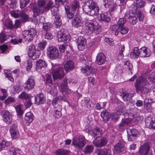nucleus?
Wrapping results in <instances>:
<instances>
[{
    "label": "nucleus",
    "mask_w": 155,
    "mask_h": 155,
    "mask_svg": "<svg viewBox=\"0 0 155 155\" xmlns=\"http://www.w3.org/2000/svg\"><path fill=\"white\" fill-rule=\"evenodd\" d=\"M137 84L135 85L136 90L142 94H146L149 92L150 84L144 77H139L136 80Z\"/></svg>",
    "instance_id": "f257e3e1"
},
{
    "label": "nucleus",
    "mask_w": 155,
    "mask_h": 155,
    "mask_svg": "<svg viewBox=\"0 0 155 155\" xmlns=\"http://www.w3.org/2000/svg\"><path fill=\"white\" fill-rule=\"evenodd\" d=\"M52 76L54 80L56 79H61L64 77V74L63 68L61 67H59L58 65L54 63H52Z\"/></svg>",
    "instance_id": "f03ea898"
},
{
    "label": "nucleus",
    "mask_w": 155,
    "mask_h": 155,
    "mask_svg": "<svg viewBox=\"0 0 155 155\" xmlns=\"http://www.w3.org/2000/svg\"><path fill=\"white\" fill-rule=\"evenodd\" d=\"M46 2L45 0H38L36 5L34 7L33 9L34 15H39L44 12L45 5Z\"/></svg>",
    "instance_id": "7ed1b4c3"
},
{
    "label": "nucleus",
    "mask_w": 155,
    "mask_h": 155,
    "mask_svg": "<svg viewBox=\"0 0 155 155\" xmlns=\"http://www.w3.org/2000/svg\"><path fill=\"white\" fill-rule=\"evenodd\" d=\"M80 60L83 61V63L85 62V64L84 67L81 69V71L86 75H89L91 73L93 74L95 70L92 67L91 62L87 61L82 58H81Z\"/></svg>",
    "instance_id": "20e7f679"
},
{
    "label": "nucleus",
    "mask_w": 155,
    "mask_h": 155,
    "mask_svg": "<svg viewBox=\"0 0 155 155\" xmlns=\"http://www.w3.org/2000/svg\"><path fill=\"white\" fill-rule=\"evenodd\" d=\"M47 54L50 59L54 60L57 59L59 56L58 49L55 46H49L47 49Z\"/></svg>",
    "instance_id": "39448f33"
},
{
    "label": "nucleus",
    "mask_w": 155,
    "mask_h": 155,
    "mask_svg": "<svg viewBox=\"0 0 155 155\" xmlns=\"http://www.w3.org/2000/svg\"><path fill=\"white\" fill-rule=\"evenodd\" d=\"M72 143L75 148L81 149L85 145V139L84 137L78 135L73 138Z\"/></svg>",
    "instance_id": "423d86ee"
},
{
    "label": "nucleus",
    "mask_w": 155,
    "mask_h": 155,
    "mask_svg": "<svg viewBox=\"0 0 155 155\" xmlns=\"http://www.w3.org/2000/svg\"><path fill=\"white\" fill-rule=\"evenodd\" d=\"M52 15L55 17L54 23L57 28H59L62 25L61 20L58 13V9L55 7H52L51 9Z\"/></svg>",
    "instance_id": "0eeeda50"
},
{
    "label": "nucleus",
    "mask_w": 155,
    "mask_h": 155,
    "mask_svg": "<svg viewBox=\"0 0 155 155\" xmlns=\"http://www.w3.org/2000/svg\"><path fill=\"white\" fill-rule=\"evenodd\" d=\"M36 34V31L34 28H30L28 30H25L23 33L25 40L28 41H32Z\"/></svg>",
    "instance_id": "6e6552de"
},
{
    "label": "nucleus",
    "mask_w": 155,
    "mask_h": 155,
    "mask_svg": "<svg viewBox=\"0 0 155 155\" xmlns=\"http://www.w3.org/2000/svg\"><path fill=\"white\" fill-rule=\"evenodd\" d=\"M57 38L59 42H64V43L69 41L70 37L68 33H66L63 29H61L58 33Z\"/></svg>",
    "instance_id": "1a4fd4ad"
},
{
    "label": "nucleus",
    "mask_w": 155,
    "mask_h": 155,
    "mask_svg": "<svg viewBox=\"0 0 155 155\" xmlns=\"http://www.w3.org/2000/svg\"><path fill=\"white\" fill-rule=\"evenodd\" d=\"M152 144L149 142H146L140 145L138 153L140 155H148Z\"/></svg>",
    "instance_id": "9d476101"
},
{
    "label": "nucleus",
    "mask_w": 155,
    "mask_h": 155,
    "mask_svg": "<svg viewBox=\"0 0 155 155\" xmlns=\"http://www.w3.org/2000/svg\"><path fill=\"white\" fill-rule=\"evenodd\" d=\"M85 25L84 32L88 35L92 34L94 31L98 29V27L92 22H87Z\"/></svg>",
    "instance_id": "9b49d317"
},
{
    "label": "nucleus",
    "mask_w": 155,
    "mask_h": 155,
    "mask_svg": "<svg viewBox=\"0 0 155 155\" xmlns=\"http://www.w3.org/2000/svg\"><path fill=\"white\" fill-rule=\"evenodd\" d=\"M35 84L34 78L30 76L27 81L25 83L24 87L28 90H32L34 87Z\"/></svg>",
    "instance_id": "f8f14e48"
},
{
    "label": "nucleus",
    "mask_w": 155,
    "mask_h": 155,
    "mask_svg": "<svg viewBox=\"0 0 155 155\" xmlns=\"http://www.w3.org/2000/svg\"><path fill=\"white\" fill-rule=\"evenodd\" d=\"M94 2L91 0H89L84 4L83 7V10L84 12L90 15L91 9L94 6Z\"/></svg>",
    "instance_id": "ddd939ff"
},
{
    "label": "nucleus",
    "mask_w": 155,
    "mask_h": 155,
    "mask_svg": "<svg viewBox=\"0 0 155 155\" xmlns=\"http://www.w3.org/2000/svg\"><path fill=\"white\" fill-rule=\"evenodd\" d=\"M107 139L104 137L97 140L95 138L93 141V144L97 147H102L105 145L107 143Z\"/></svg>",
    "instance_id": "4468645a"
},
{
    "label": "nucleus",
    "mask_w": 155,
    "mask_h": 155,
    "mask_svg": "<svg viewBox=\"0 0 155 155\" xmlns=\"http://www.w3.org/2000/svg\"><path fill=\"white\" fill-rule=\"evenodd\" d=\"M114 150L118 153H121L125 149V143L122 140H120L114 146Z\"/></svg>",
    "instance_id": "2eb2a0df"
},
{
    "label": "nucleus",
    "mask_w": 155,
    "mask_h": 155,
    "mask_svg": "<svg viewBox=\"0 0 155 155\" xmlns=\"http://www.w3.org/2000/svg\"><path fill=\"white\" fill-rule=\"evenodd\" d=\"M3 120L7 124H9L12 121V115L8 110H4L2 113Z\"/></svg>",
    "instance_id": "dca6fc26"
},
{
    "label": "nucleus",
    "mask_w": 155,
    "mask_h": 155,
    "mask_svg": "<svg viewBox=\"0 0 155 155\" xmlns=\"http://www.w3.org/2000/svg\"><path fill=\"white\" fill-rule=\"evenodd\" d=\"M129 135L128 136V139L129 141H133L135 139L138 134V132L137 130L132 128L129 129L127 131Z\"/></svg>",
    "instance_id": "f3484780"
},
{
    "label": "nucleus",
    "mask_w": 155,
    "mask_h": 155,
    "mask_svg": "<svg viewBox=\"0 0 155 155\" xmlns=\"http://www.w3.org/2000/svg\"><path fill=\"white\" fill-rule=\"evenodd\" d=\"M78 48L79 50H83L85 48L86 45V41L84 37L81 36L78 37L77 39Z\"/></svg>",
    "instance_id": "a211bd4d"
},
{
    "label": "nucleus",
    "mask_w": 155,
    "mask_h": 155,
    "mask_svg": "<svg viewBox=\"0 0 155 155\" xmlns=\"http://www.w3.org/2000/svg\"><path fill=\"white\" fill-rule=\"evenodd\" d=\"M60 91L62 93L65 92L66 93L69 94L71 92L70 90L68 89L67 87V80L64 79L61 84L59 87Z\"/></svg>",
    "instance_id": "6ab92c4d"
},
{
    "label": "nucleus",
    "mask_w": 155,
    "mask_h": 155,
    "mask_svg": "<svg viewBox=\"0 0 155 155\" xmlns=\"http://www.w3.org/2000/svg\"><path fill=\"white\" fill-rule=\"evenodd\" d=\"M146 127L155 130V121H153L150 117H147L145 120Z\"/></svg>",
    "instance_id": "aec40b11"
},
{
    "label": "nucleus",
    "mask_w": 155,
    "mask_h": 155,
    "mask_svg": "<svg viewBox=\"0 0 155 155\" xmlns=\"http://www.w3.org/2000/svg\"><path fill=\"white\" fill-rule=\"evenodd\" d=\"M106 57L102 53L98 54L97 56L96 63L99 65L103 64L106 61Z\"/></svg>",
    "instance_id": "412c9836"
},
{
    "label": "nucleus",
    "mask_w": 155,
    "mask_h": 155,
    "mask_svg": "<svg viewBox=\"0 0 155 155\" xmlns=\"http://www.w3.org/2000/svg\"><path fill=\"white\" fill-rule=\"evenodd\" d=\"M73 27L76 28L82 27L83 24L80 19L78 17H74L72 21Z\"/></svg>",
    "instance_id": "4be33fe9"
},
{
    "label": "nucleus",
    "mask_w": 155,
    "mask_h": 155,
    "mask_svg": "<svg viewBox=\"0 0 155 155\" xmlns=\"http://www.w3.org/2000/svg\"><path fill=\"white\" fill-rule=\"evenodd\" d=\"M140 56L141 57H148L151 54V53L148 51L147 48L145 46L139 49Z\"/></svg>",
    "instance_id": "5701e85b"
},
{
    "label": "nucleus",
    "mask_w": 155,
    "mask_h": 155,
    "mask_svg": "<svg viewBox=\"0 0 155 155\" xmlns=\"http://www.w3.org/2000/svg\"><path fill=\"white\" fill-rule=\"evenodd\" d=\"M130 122V120L128 118H123L120 123L118 125V127L121 130H124Z\"/></svg>",
    "instance_id": "b1692460"
},
{
    "label": "nucleus",
    "mask_w": 155,
    "mask_h": 155,
    "mask_svg": "<svg viewBox=\"0 0 155 155\" xmlns=\"http://www.w3.org/2000/svg\"><path fill=\"white\" fill-rule=\"evenodd\" d=\"M8 152L10 155H21L22 152L20 149L11 147L9 148Z\"/></svg>",
    "instance_id": "393cba45"
},
{
    "label": "nucleus",
    "mask_w": 155,
    "mask_h": 155,
    "mask_svg": "<svg viewBox=\"0 0 155 155\" xmlns=\"http://www.w3.org/2000/svg\"><path fill=\"white\" fill-rule=\"evenodd\" d=\"M33 51H28L29 56L33 60L39 58L40 54V51L38 50H33Z\"/></svg>",
    "instance_id": "a878e982"
},
{
    "label": "nucleus",
    "mask_w": 155,
    "mask_h": 155,
    "mask_svg": "<svg viewBox=\"0 0 155 155\" xmlns=\"http://www.w3.org/2000/svg\"><path fill=\"white\" fill-rule=\"evenodd\" d=\"M101 116L103 121L105 123L107 122L110 119L111 114L106 110H104L101 112Z\"/></svg>",
    "instance_id": "bb28decb"
},
{
    "label": "nucleus",
    "mask_w": 155,
    "mask_h": 155,
    "mask_svg": "<svg viewBox=\"0 0 155 155\" xmlns=\"http://www.w3.org/2000/svg\"><path fill=\"white\" fill-rule=\"evenodd\" d=\"M74 64L72 60L68 61L64 65L65 71L69 72L74 69Z\"/></svg>",
    "instance_id": "cd10ccee"
},
{
    "label": "nucleus",
    "mask_w": 155,
    "mask_h": 155,
    "mask_svg": "<svg viewBox=\"0 0 155 155\" xmlns=\"http://www.w3.org/2000/svg\"><path fill=\"white\" fill-rule=\"evenodd\" d=\"M121 94L123 95L122 97L124 101H129L132 99L134 96L133 94L128 93L127 91L124 92L123 91Z\"/></svg>",
    "instance_id": "c85d7f7f"
},
{
    "label": "nucleus",
    "mask_w": 155,
    "mask_h": 155,
    "mask_svg": "<svg viewBox=\"0 0 155 155\" xmlns=\"http://www.w3.org/2000/svg\"><path fill=\"white\" fill-rule=\"evenodd\" d=\"M35 103L37 104H43L45 102V99L42 94H38L35 97Z\"/></svg>",
    "instance_id": "c756f323"
},
{
    "label": "nucleus",
    "mask_w": 155,
    "mask_h": 155,
    "mask_svg": "<svg viewBox=\"0 0 155 155\" xmlns=\"http://www.w3.org/2000/svg\"><path fill=\"white\" fill-rule=\"evenodd\" d=\"M36 69L39 70L42 68H45L47 66L46 62L44 60L40 59L36 61Z\"/></svg>",
    "instance_id": "7c9ffc66"
},
{
    "label": "nucleus",
    "mask_w": 155,
    "mask_h": 155,
    "mask_svg": "<svg viewBox=\"0 0 155 155\" xmlns=\"http://www.w3.org/2000/svg\"><path fill=\"white\" fill-rule=\"evenodd\" d=\"M57 99H54L52 101V104L54 106V110H57L58 111H61L62 108L60 101H57Z\"/></svg>",
    "instance_id": "2f4dec72"
},
{
    "label": "nucleus",
    "mask_w": 155,
    "mask_h": 155,
    "mask_svg": "<svg viewBox=\"0 0 155 155\" xmlns=\"http://www.w3.org/2000/svg\"><path fill=\"white\" fill-rule=\"evenodd\" d=\"M154 101L151 98H146L144 101V108L148 110L149 109V107L151 106V104L153 103Z\"/></svg>",
    "instance_id": "473e14b6"
},
{
    "label": "nucleus",
    "mask_w": 155,
    "mask_h": 155,
    "mask_svg": "<svg viewBox=\"0 0 155 155\" xmlns=\"http://www.w3.org/2000/svg\"><path fill=\"white\" fill-rule=\"evenodd\" d=\"M139 49L138 47H135L130 52V57L133 59L137 58L138 56H140Z\"/></svg>",
    "instance_id": "72a5a7b5"
},
{
    "label": "nucleus",
    "mask_w": 155,
    "mask_h": 155,
    "mask_svg": "<svg viewBox=\"0 0 155 155\" xmlns=\"http://www.w3.org/2000/svg\"><path fill=\"white\" fill-rule=\"evenodd\" d=\"M66 15L67 18L70 19L74 17V14L70 11V7L68 5L65 6Z\"/></svg>",
    "instance_id": "f704fd0d"
},
{
    "label": "nucleus",
    "mask_w": 155,
    "mask_h": 155,
    "mask_svg": "<svg viewBox=\"0 0 155 155\" xmlns=\"http://www.w3.org/2000/svg\"><path fill=\"white\" fill-rule=\"evenodd\" d=\"M92 136L94 138H97L101 137L102 135L101 130L98 127H96L92 131Z\"/></svg>",
    "instance_id": "c9c22d12"
},
{
    "label": "nucleus",
    "mask_w": 155,
    "mask_h": 155,
    "mask_svg": "<svg viewBox=\"0 0 155 155\" xmlns=\"http://www.w3.org/2000/svg\"><path fill=\"white\" fill-rule=\"evenodd\" d=\"M99 10L98 7L97 6L96 3L94 2V6L91 9L89 15L93 16H97L98 14Z\"/></svg>",
    "instance_id": "e433bc0d"
},
{
    "label": "nucleus",
    "mask_w": 155,
    "mask_h": 155,
    "mask_svg": "<svg viewBox=\"0 0 155 155\" xmlns=\"http://www.w3.org/2000/svg\"><path fill=\"white\" fill-rule=\"evenodd\" d=\"M96 153L97 155H110L111 151L110 149H104L98 150Z\"/></svg>",
    "instance_id": "4c0bfd02"
},
{
    "label": "nucleus",
    "mask_w": 155,
    "mask_h": 155,
    "mask_svg": "<svg viewBox=\"0 0 155 155\" xmlns=\"http://www.w3.org/2000/svg\"><path fill=\"white\" fill-rule=\"evenodd\" d=\"M57 86L54 85L51 86L48 88V91L53 96L56 95L57 93Z\"/></svg>",
    "instance_id": "58836bf2"
},
{
    "label": "nucleus",
    "mask_w": 155,
    "mask_h": 155,
    "mask_svg": "<svg viewBox=\"0 0 155 155\" xmlns=\"http://www.w3.org/2000/svg\"><path fill=\"white\" fill-rule=\"evenodd\" d=\"M98 19L100 21H103L107 22H109L110 20V18L108 16L103 13L100 15L98 18Z\"/></svg>",
    "instance_id": "ea45409f"
},
{
    "label": "nucleus",
    "mask_w": 155,
    "mask_h": 155,
    "mask_svg": "<svg viewBox=\"0 0 155 155\" xmlns=\"http://www.w3.org/2000/svg\"><path fill=\"white\" fill-rule=\"evenodd\" d=\"M34 115L31 112H28L26 113L25 117V120L28 122H31L33 120Z\"/></svg>",
    "instance_id": "a19ab883"
},
{
    "label": "nucleus",
    "mask_w": 155,
    "mask_h": 155,
    "mask_svg": "<svg viewBox=\"0 0 155 155\" xmlns=\"http://www.w3.org/2000/svg\"><path fill=\"white\" fill-rule=\"evenodd\" d=\"M69 153V151L63 149L57 150L55 153L56 155H68Z\"/></svg>",
    "instance_id": "79ce46f5"
},
{
    "label": "nucleus",
    "mask_w": 155,
    "mask_h": 155,
    "mask_svg": "<svg viewBox=\"0 0 155 155\" xmlns=\"http://www.w3.org/2000/svg\"><path fill=\"white\" fill-rule=\"evenodd\" d=\"M94 147L92 145L86 146L83 150V152L86 154H90L93 151Z\"/></svg>",
    "instance_id": "37998d69"
},
{
    "label": "nucleus",
    "mask_w": 155,
    "mask_h": 155,
    "mask_svg": "<svg viewBox=\"0 0 155 155\" xmlns=\"http://www.w3.org/2000/svg\"><path fill=\"white\" fill-rule=\"evenodd\" d=\"M43 29L47 32L50 30L52 27L51 24L50 22L43 23Z\"/></svg>",
    "instance_id": "c03bdc74"
},
{
    "label": "nucleus",
    "mask_w": 155,
    "mask_h": 155,
    "mask_svg": "<svg viewBox=\"0 0 155 155\" xmlns=\"http://www.w3.org/2000/svg\"><path fill=\"white\" fill-rule=\"evenodd\" d=\"M145 3L143 0H137L134 4V6L139 8H142L145 5Z\"/></svg>",
    "instance_id": "a18cd8bd"
},
{
    "label": "nucleus",
    "mask_w": 155,
    "mask_h": 155,
    "mask_svg": "<svg viewBox=\"0 0 155 155\" xmlns=\"http://www.w3.org/2000/svg\"><path fill=\"white\" fill-rule=\"evenodd\" d=\"M136 15L140 21H142L143 20L144 15L140 10H137L136 12Z\"/></svg>",
    "instance_id": "49530a36"
},
{
    "label": "nucleus",
    "mask_w": 155,
    "mask_h": 155,
    "mask_svg": "<svg viewBox=\"0 0 155 155\" xmlns=\"http://www.w3.org/2000/svg\"><path fill=\"white\" fill-rule=\"evenodd\" d=\"M20 17L21 18V21L23 22H25L28 20V16L23 11L20 12Z\"/></svg>",
    "instance_id": "de8ad7c7"
},
{
    "label": "nucleus",
    "mask_w": 155,
    "mask_h": 155,
    "mask_svg": "<svg viewBox=\"0 0 155 155\" xmlns=\"http://www.w3.org/2000/svg\"><path fill=\"white\" fill-rule=\"evenodd\" d=\"M85 102L86 107L89 109H91L94 106V103L89 100H85Z\"/></svg>",
    "instance_id": "09e8293b"
},
{
    "label": "nucleus",
    "mask_w": 155,
    "mask_h": 155,
    "mask_svg": "<svg viewBox=\"0 0 155 155\" xmlns=\"http://www.w3.org/2000/svg\"><path fill=\"white\" fill-rule=\"evenodd\" d=\"M18 97L20 99H25L26 101L31 97L25 91L22 92L21 94L19 95Z\"/></svg>",
    "instance_id": "8fccbe9b"
},
{
    "label": "nucleus",
    "mask_w": 155,
    "mask_h": 155,
    "mask_svg": "<svg viewBox=\"0 0 155 155\" xmlns=\"http://www.w3.org/2000/svg\"><path fill=\"white\" fill-rule=\"evenodd\" d=\"M111 29L113 31V33H114L116 35L118 34L119 32V26L118 25H114L111 27Z\"/></svg>",
    "instance_id": "3c124183"
},
{
    "label": "nucleus",
    "mask_w": 155,
    "mask_h": 155,
    "mask_svg": "<svg viewBox=\"0 0 155 155\" xmlns=\"http://www.w3.org/2000/svg\"><path fill=\"white\" fill-rule=\"evenodd\" d=\"M148 79L153 83H155V72H153L147 76Z\"/></svg>",
    "instance_id": "603ef678"
},
{
    "label": "nucleus",
    "mask_w": 155,
    "mask_h": 155,
    "mask_svg": "<svg viewBox=\"0 0 155 155\" xmlns=\"http://www.w3.org/2000/svg\"><path fill=\"white\" fill-rule=\"evenodd\" d=\"M129 31L128 28L125 27L124 26L119 27V32L122 35H125Z\"/></svg>",
    "instance_id": "864d4df0"
},
{
    "label": "nucleus",
    "mask_w": 155,
    "mask_h": 155,
    "mask_svg": "<svg viewBox=\"0 0 155 155\" xmlns=\"http://www.w3.org/2000/svg\"><path fill=\"white\" fill-rule=\"evenodd\" d=\"M116 5L114 2L108 5V7H106L105 8L108 9L109 11L113 12L116 10Z\"/></svg>",
    "instance_id": "5fc2aeb1"
},
{
    "label": "nucleus",
    "mask_w": 155,
    "mask_h": 155,
    "mask_svg": "<svg viewBox=\"0 0 155 155\" xmlns=\"http://www.w3.org/2000/svg\"><path fill=\"white\" fill-rule=\"evenodd\" d=\"M7 36L4 31L0 33V42L1 43L4 42L7 40Z\"/></svg>",
    "instance_id": "6e6d98bb"
},
{
    "label": "nucleus",
    "mask_w": 155,
    "mask_h": 155,
    "mask_svg": "<svg viewBox=\"0 0 155 155\" xmlns=\"http://www.w3.org/2000/svg\"><path fill=\"white\" fill-rule=\"evenodd\" d=\"M9 144V143L4 139L0 141V149L1 150L3 148L5 147Z\"/></svg>",
    "instance_id": "4d7b16f0"
},
{
    "label": "nucleus",
    "mask_w": 155,
    "mask_h": 155,
    "mask_svg": "<svg viewBox=\"0 0 155 155\" xmlns=\"http://www.w3.org/2000/svg\"><path fill=\"white\" fill-rule=\"evenodd\" d=\"M128 19L129 21L133 25L135 24L137 21V18L135 16V14H134V16H132Z\"/></svg>",
    "instance_id": "13d9d810"
},
{
    "label": "nucleus",
    "mask_w": 155,
    "mask_h": 155,
    "mask_svg": "<svg viewBox=\"0 0 155 155\" xmlns=\"http://www.w3.org/2000/svg\"><path fill=\"white\" fill-rule=\"evenodd\" d=\"M79 6V5L78 2L76 0L74 1L71 6V11L72 12L74 11Z\"/></svg>",
    "instance_id": "bf43d9fd"
},
{
    "label": "nucleus",
    "mask_w": 155,
    "mask_h": 155,
    "mask_svg": "<svg viewBox=\"0 0 155 155\" xmlns=\"http://www.w3.org/2000/svg\"><path fill=\"white\" fill-rule=\"evenodd\" d=\"M5 77L8 78L11 81L14 82V79L12 77L11 74L10 73H8L7 71H5Z\"/></svg>",
    "instance_id": "052dcab7"
},
{
    "label": "nucleus",
    "mask_w": 155,
    "mask_h": 155,
    "mask_svg": "<svg viewBox=\"0 0 155 155\" xmlns=\"http://www.w3.org/2000/svg\"><path fill=\"white\" fill-rule=\"evenodd\" d=\"M126 19L125 18H120L117 22L119 27L124 26V24L126 22Z\"/></svg>",
    "instance_id": "680f3d73"
},
{
    "label": "nucleus",
    "mask_w": 155,
    "mask_h": 155,
    "mask_svg": "<svg viewBox=\"0 0 155 155\" xmlns=\"http://www.w3.org/2000/svg\"><path fill=\"white\" fill-rule=\"evenodd\" d=\"M103 2L105 8L114 2L113 0H103Z\"/></svg>",
    "instance_id": "e2e57ef3"
},
{
    "label": "nucleus",
    "mask_w": 155,
    "mask_h": 155,
    "mask_svg": "<svg viewBox=\"0 0 155 155\" xmlns=\"http://www.w3.org/2000/svg\"><path fill=\"white\" fill-rule=\"evenodd\" d=\"M134 16V14L131 11L128 10L127 11L125 15V17L126 19H128L132 16Z\"/></svg>",
    "instance_id": "0e129e2a"
},
{
    "label": "nucleus",
    "mask_w": 155,
    "mask_h": 155,
    "mask_svg": "<svg viewBox=\"0 0 155 155\" xmlns=\"http://www.w3.org/2000/svg\"><path fill=\"white\" fill-rule=\"evenodd\" d=\"M53 4V3L51 1H50L48 2L46 4V6L45 7L44 12L46 11H48Z\"/></svg>",
    "instance_id": "69168bd1"
},
{
    "label": "nucleus",
    "mask_w": 155,
    "mask_h": 155,
    "mask_svg": "<svg viewBox=\"0 0 155 155\" xmlns=\"http://www.w3.org/2000/svg\"><path fill=\"white\" fill-rule=\"evenodd\" d=\"M27 64L26 66V70L28 71H30L32 67V61L31 60H29L27 61Z\"/></svg>",
    "instance_id": "338daca9"
},
{
    "label": "nucleus",
    "mask_w": 155,
    "mask_h": 155,
    "mask_svg": "<svg viewBox=\"0 0 155 155\" xmlns=\"http://www.w3.org/2000/svg\"><path fill=\"white\" fill-rule=\"evenodd\" d=\"M15 101V100L13 97H10L5 100V103L6 104H8L14 102Z\"/></svg>",
    "instance_id": "774afa93"
}]
</instances>
